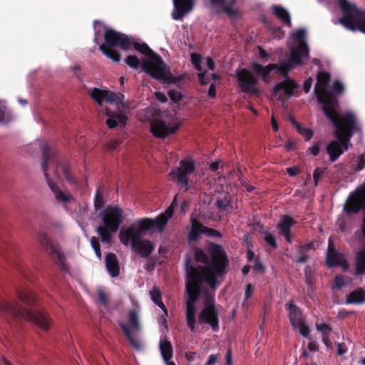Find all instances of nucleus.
<instances>
[{
	"mask_svg": "<svg viewBox=\"0 0 365 365\" xmlns=\"http://www.w3.org/2000/svg\"><path fill=\"white\" fill-rule=\"evenodd\" d=\"M194 258L197 262L205 265L194 267L187 258L185 269L186 294V321L190 331H195L196 323L195 304L200 297L201 285L206 282L213 290L218 286L217 277L225 274L229 260L222 245L211 243L207 254L201 248L194 249Z\"/></svg>",
	"mask_w": 365,
	"mask_h": 365,
	"instance_id": "1",
	"label": "nucleus"
},
{
	"mask_svg": "<svg viewBox=\"0 0 365 365\" xmlns=\"http://www.w3.org/2000/svg\"><path fill=\"white\" fill-rule=\"evenodd\" d=\"M41 149L43 156L42 170L46 178L48 185L58 202L63 204L70 202L73 200V197L70 193L63 192L56 183L52 182L47 173V169L51 166L53 168L55 174L58 177H59L58 172L60 171L67 182L71 184H75V177L71 171L70 165L65 161L59 160L47 144H43Z\"/></svg>",
	"mask_w": 365,
	"mask_h": 365,
	"instance_id": "2",
	"label": "nucleus"
},
{
	"mask_svg": "<svg viewBox=\"0 0 365 365\" xmlns=\"http://www.w3.org/2000/svg\"><path fill=\"white\" fill-rule=\"evenodd\" d=\"M132 46L135 50L150 58V60H145L142 62L141 69L153 78L163 83H175L184 78L183 76H173L163 58L145 43L132 41Z\"/></svg>",
	"mask_w": 365,
	"mask_h": 365,
	"instance_id": "3",
	"label": "nucleus"
},
{
	"mask_svg": "<svg viewBox=\"0 0 365 365\" xmlns=\"http://www.w3.org/2000/svg\"><path fill=\"white\" fill-rule=\"evenodd\" d=\"M0 314L8 322L25 319L45 331L49 329L51 324V319L47 312L43 309L34 310L24 307L19 301L10 302L0 300Z\"/></svg>",
	"mask_w": 365,
	"mask_h": 365,
	"instance_id": "4",
	"label": "nucleus"
},
{
	"mask_svg": "<svg viewBox=\"0 0 365 365\" xmlns=\"http://www.w3.org/2000/svg\"><path fill=\"white\" fill-rule=\"evenodd\" d=\"M325 116L335 127L334 135L337 139L336 141L339 142L344 153L348 150L349 142L354 133L361 130L356 118L351 111L340 115L337 111L330 113L325 110Z\"/></svg>",
	"mask_w": 365,
	"mask_h": 365,
	"instance_id": "5",
	"label": "nucleus"
},
{
	"mask_svg": "<svg viewBox=\"0 0 365 365\" xmlns=\"http://www.w3.org/2000/svg\"><path fill=\"white\" fill-rule=\"evenodd\" d=\"M145 232L133 223L127 228L120 230L119 240L125 246L130 245L136 255L143 258H148L154 251L155 245L150 240L143 239Z\"/></svg>",
	"mask_w": 365,
	"mask_h": 365,
	"instance_id": "6",
	"label": "nucleus"
},
{
	"mask_svg": "<svg viewBox=\"0 0 365 365\" xmlns=\"http://www.w3.org/2000/svg\"><path fill=\"white\" fill-rule=\"evenodd\" d=\"M103 37L105 43L99 46V50L115 63L120 62V54L114 48L119 46L124 51H128L132 46V41L128 36L106 26H104Z\"/></svg>",
	"mask_w": 365,
	"mask_h": 365,
	"instance_id": "7",
	"label": "nucleus"
},
{
	"mask_svg": "<svg viewBox=\"0 0 365 365\" xmlns=\"http://www.w3.org/2000/svg\"><path fill=\"white\" fill-rule=\"evenodd\" d=\"M330 80V74L325 71H319L317 76V83L314 86V93L317 102L322 104V110L330 113L336 112L339 108L338 98L327 90Z\"/></svg>",
	"mask_w": 365,
	"mask_h": 365,
	"instance_id": "8",
	"label": "nucleus"
},
{
	"mask_svg": "<svg viewBox=\"0 0 365 365\" xmlns=\"http://www.w3.org/2000/svg\"><path fill=\"white\" fill-rule=\"evenodd\" d=\"M103 226H98L97 232L103 242L110 243V232H116L123 220V211L117 206H108L103 211Z\"/></svg>",
	"mask_w": 365,
	"mask_h": 365,
	"instance_id": "9",
	"label": "nucleus"
},
{
	"mask_svg": "<svg viewBox=\"0 0 365 365\" xmlns=\"http://www.w3.org/2000/svg\"><path fill=\"white\" fill-rule=\"evenodd\" d=\"M344 4L340 8L343 16L339 19L344 28L351 31L357 30L365 34V16L364 13L357 9L356 5L343 1Z\"/></svg>",
	"mask_w": 365,
	"mask_h": 365,
	"instance_id": "10",
	"label": "nucleus"
},
{
	"mask_svg": "<svg viewBox=\"0 0 365 365\" xmlns=\"http://www.w3.org/2000/svg\"><path fill=\"white\" fill-rule=\"evenodd\" d=\"M196 170L195 161L192 159H183L180 161L179 166L173 168L169 175L172 177L173 182L181 185L184 191L187 192L189 188V175Z\"/></svg>",
	"mask_w": 365,
	"mask_h": 365,
	"instance_id": "11",
	"label": "nucleus"
},
{
	"mask_svg": "<svg viewBox=\"0 0 365 365\" xmlns=\"http://www.w3.org/2000/svg\"><path fill=\"white\" fill-rule=\"evenodd\" d=\"M38 241L41 247L55 261L58 269L61 271H67L68 268L64 262L63 255L58 251L57 247L50 240L45 232L38 233Z\"/></svg>",
	"mask_w": 365,
	"mask_h": 365,
	"instance_id": "12",
	"label": "nucleus"
},
{
	"mask_svg": "<svg viewBox=\"0 0 365 365\" xmlns=\"http://www.w3.org/2000/svg\"><path fill=\"white\" fill-rule=\"evenodd\" d=\"M171 209H167L165 212L160 214L155 219L150 218H141L137 220L134 224L139 227L141 230L145 232L150 231L152 229H157L160 232L164 230L165 225H167L169 219L172 217Z\"/></svg>",
	"mask_w": 365,
	"mask_h": 365,
	"instance_id": "13",
	"label": "nucleus"
},
{
	"mask_svg": "<svg viewBox=\"0 0 365 365\" xmlns=\"http://www.w3.org/2000/svg\"><path fill=\"white\" fill-rule=\"evenodd\" d=\"M236 77L242 93L253 96H258L259 94V90L255 87L258 83V79L248 69L241 68L237 70Z\"/></svg>",
	"mask_w": 365,
	"mask_h": 365,
	"instance_id": "14",
	"label": "nucleus"
},
{
	"mask_svg": "<svg viewBox=\"0 0 365 365\" xmlns=\"http://www.w3.org/2000/svg\"><path fill=\"white\" fill-rule=\"evenodd\" d=\"M364 206L365 182L348 197L344 204V211L347 215L350 216L359 213L361 210H363Z\"/></svg>",
	"mask_w": 365,
	"mask_h": 365,
	"instance_id": "15",
	"label": "nucleus"
},
{
	"mask_svg": "<svg viewBox=\"0 0 365 365\" xmlns=\"http://www.w3.org/2000/svg\"><path fill=\"white\" fill-rule=\"evenodd\" d=\"M120 327L130 345L134 349L139 350L141 348L140 344L134 337L132 332V330L138 331L140 329V323L137 312L135 309L130 310L128 315V324L120 323Z\"/></svg>",
	"mask_w": 365,
	"mask_h": 365,
	"instance_id": "16",
	"label": "nucleus"
},
{
	"mask_svg": "<svg viewBox=\"0 0 365 365\" xmlns=\"http://www.w3.org/2000/svg\"><path fill=\"white\" fill-rule=\"evenodd\" d=\"M303 58H304L299 55L297 51H294V48H292L290 56L287 61H283L280 64L272 63L273 70H277L285 78H289V72L296 66L302 65Z\"/></svg>",
	"mask_w": 365,
	"mask_h": 365,
	"instance_id": "17",
	"label": "nucleus"
},
{
	"mask_svg": "<svg viewBox=\"0 0 365 365\" xmlns=\"http://www.w3.org/2000/svg\"><path fill=\"white\" fill-rule=\"evenodd\" d=\"M210 5L215 9L217 14H224L230 19L239 16L240 11L236 6L237 0H209Z\"/></svg>",
	"mask_w": 365,
	"mask_h": 365,
	"instance_id": "18",
	"label": "nucleus"
},
{
	"mask_svg": "<svg viewBox=\"0 0 365 365\" xmlns=\"http://www.w3.org/2000/svg\"><path fill=\"white\" fill-rule=\"evenodd\" d=\"M200 324H209L214 331L219 330V311L216 307H203L198 316Z\"/></svg>",
	"mask_w": 365,
	"mask_h": 365,
	"instance_id": "19",
	"label": "nucleus"
},
{
	"mask_svg": "<svg viewBox=\"0 0 365 365\" xmlns=\"http://www.w3.org/2000/svg\"><path fill=\"white\" fill-rule=\"evenodd\" d=\"M173 10L171 16L174 20L181 21L195 7V0H173Z\"/></svg>",
	"mask_w": 365,
	"mask_h": 365,
	"instance_id": "20",
	"label": "nucleus"
},
{
	"mask_svg": "<svg viewBox=\"0 0 365 365\" xmlns=\"http://www.w3.org/2000/svg\"><path fill=\"white\" fill-rule=\"evenodd\" d=\"M180 123L169 126L163 120L156 119L151 123L150 130L155 137L165 138L175 133L180 128Z\"/></svg>",
	"mask_w": 365,
	"mask_h": 365,
	"instance_id": "21",
	"label": "nucleus"
},
{
	"mask_svg": "<svg viewBox=\"0 0 365 365\" xmlns=\"http://www.w3.org/2000/svg\"><path fill=\"white\" fill-rule=\"evenodd\" d=\"M90 96L100 106L102 105L103 101L108 103H117L120 100V97L123 96L120 93L117 95L111 91L98 88H92L90 91Z\"/></svg>",
	"mask_w": 365,
	"mask_h": 365,
	"instance_id": "22",
	"label": "nucleus"
},
{
	"mask_svg": "<svg viewBox=\"0 0 365 365\" xmlns=\"http://www.w3.org/2000/svg\"><path fill=\"white\" fill-rule=\"evenodd\" d=\"M16 295L19 302L30 307L38 306L36 294L28 287H23L16 290Z\"/></svg>",
	"mask_w": 365,
	"mask_h": 365,
	"instance_id": "23",
	"label": "nucleus"
},
{
	"mask_svg": "<svg viewBox=\"0 0 365 365\" xmlns=\"http://www.w3.org/2000/svg\"><path fill=\"white\" fill-rule=\"evenodd\" d=\"M297 224V222L293 220L289 215H283L281 217L279 222L277 224V227L279 233L285 238L286 241L291 244L292 242V235L291 233L292 227Z\"/></svg>",
	"mask_w": 365,
	"mask_h": 365,
	"instance_id": "24",
	"label": "nucleus"
},
{
	"mask_svg": "<svg viewBox=\"0 0 365 365\" xmlns=\"http://www.w3.org/2000/svg\"><path fill=\"white\" fill-rule=\"evenodd\" d=\"M105 115L108 117L106 124L110 129L116 128L118 124H120V126L123 128L125 126L128 118L125 114L118 112H112L109 109H106Z\"/></svg>",
	"mask_w": 365,
	"mask_h": 365,
	"instance_id": "25",
	"label": "nucleus"
},
{
	"mask_svg": "<svg viewBox=\"0 0 365 365\" xmlns=\"http://www.w3.org/2000/svg\"><path fill=\"white\" fill-rule=\"evenodd\" d=\"M299 85L292 78H287L283 81L278 83L273 88L274 95H278L280 91H283L285 96L291 98L294 95V90L297 88Z\"/></svg>",
	"mask_w": 365,
	"mask_h": 365,
	"instance_id": "26",
	"label": "nucleus"
},
{
	"mask_svg": "<svg viewBox=\"0 0 365 365\" xmlns=\"http://www.w3.org/2000/svg\"><path fill=\"white\" fill-rule=\"evenodd\" d=\"M286 308L289 312L288 318L290 324L294 328H296L299 322L305 320L301 309L294 303L293 300H290L286 304Z\"/></svg>",
	"mask_w": 365,
	"mask_h": 365,
	"instance_id": "27",
	"label": "nucleus"
},
{
	"mask_svg": "<svg viewBox=\"0 0 365 365\" xmlns=\"http://www.w3.org/2000/svg\"><path fill=\"white\" fill-rule=\"evenodd\" d=\"M191 228L188 232V240L190 242L197 241L201 235H205L207 227L205 226L197 219H190Z\"/></svg>",
	"mask_w": 365,
	"mask_h": 365,
	"instance_id": "28",
	"label": "nucleus"
},
{
	"mask_svg": "<svg viewBox=\"0 0 365 365\" xmlns=\"http://www.w3.org/2000/svg\"><path fill=\"white\" fill-rule=\"evenodd\" d=\"M296 38L299 41V45L294 51H297L299 55L308 59L309 56V48L305 41L306 31L303 29H300L295 32Z\"/></svg>",
	"mask_w": 365,
	"mask_h": 365,
	"instance_id": "29",
	"label": "nucleus"
},
{
	"mask_svg": "<svg viewBox=\"0 0 365 365\" xmlns=\"http://www.w3.org/2000/svg\"><path fill=\"white\" fill-rule=\"evenodd\" d=\"M4 246L6 250H8V254L6 252L4 248L0 247V253L2 257L6 259L11 264L16 267V269L21 272L26 278L28 277L24 272V268L20 265L16 259V252L14 250H12L11 245L4 242Z\"/></svg>",
	"mask_w": 365,
	"mask_h": 365,
	"instance_id": "30",
	"label": "nucleus"
},
{
	"mask_svg": "<svg viewBox=\"0 0 365 365\" xmlns=\"http://www.w3.org/2000/svg\"><path fill=\"white\" fill-rule=\"evenodd\" d=\"M105 262L109 274L112 277H117L120 274V267L117 256L114 253L109 252L106 256Z\"/></svg>",
	"mask_w": 365,
	"mask_h": 365,
	"instance_id": "31",
	"label": "nucleus"
},
{
	"mask_svg": "<svg viewBox=\"0 0 365 365\" xmlns=\"http://www.w3.org/2000/svg\"><path fill=\"white\" fill-rule=\"evenodd\" d=\"M253 71L262 78V80L265 83H269L270 81V73L273 71L272 63H269L264 66L256 62L252 63Z\"/></svg>",
	"mask_w": 365,
	"mask_h": 365,
	"instance_id": "32",
	"label": "nucleus"
},
{
	"mask_svg": "<svg viewBox=\"0 0 365 365\" xmlns=\"http://www.w3.org/2000/svg\"><path fill=\"white\" fill-rule=\"evenodd\" d=\"M159 347L163 360L165 362L170 361L173 355V349L171 342L167 337L160 339Z\"/></svg>",
	"mask_w": 365,
	"mask_h": 365,
	"instance_id": "33",
	"label": "nucleus"
},
{
	"mask_svg": "<svg viewBox=\"0 0 365 365\" xmlns=\"http://www.w3.org/2000/svg\"><path fill=\"white\" fill-rule=\"evenodd\" d=\"M365 302V291L362 288H358L351 292L346 296V304H361Z\"/></svg>",
	"mask_w": 365,
	"mask_h": 365,
	"instance_id": "34",
	"label": "nucleus"
},
{
	"mask_svg": "<svg viewBox=\"0 0 365 365\" xmlns=\"http://www.w3.org/2000/svg\"><path fill=\"white\" fill-rule=\"evenodd\" d=\"M342 257V255L338 253L333 247V245L329 242L326 259L328 267H334L338 266V264Z\"/></svg>",
	"mask_w": 365,
	"mask_h": 365,
	"instance_id": "35",
	"label": "nucleus"
},
{
	"mask_svg": "<svg viewBox=\"0 0 365 365\" xmlns=\"http://www.w3.org/2000/svg\"><path fill=\"white\" fill-rule=\"evenodd\" d=\"M327 153L329 155L330 161L335 162L343 154L339 142L336 140L331 141L327 146Z\"/></svg>",
	"mask_w": 365,
	"mask_h": 365,
	"instance_id": "36",
	"label": "nucleus"
},
{
	"mask_svg": "<svg viewBox=\"0 0 365 365\" xmlns=\"http://www.w3.org/2000/svg\"><path fill=\"white\" fill-rule=\"evenodd\" d=\"M355 274L361 275L365 273V248L361 249L354 259Z\"/></svg>",
	"mask_w": 365,
	"mask_h": 365,
	"instance_id": "37",
	"label": "nucleus"
},
{
	"mask_svg": "<svg viewBox=\"0 0 365 365\" xmlns=\"http://www.w3.org/2000/svg\"><path fill=\"white\" fill-rule=\"evenodd\" d=\"M273 14L282 22H284L287 26H290L292 24L291 17L287 11L284 7L278 5H274L272 7Z\"/></svg>",
	"mask_w": 365,
	"mask_h": 365,
	"instance_id": "38",
	"label": "nucleus"
},
{
	"mask_svg": "<svg viewBox=\"0 0 365 365\" xmlns=\"http://www.w3.org/2000/svg\"><path fill=\"white\" fill-rule=\"evenodd\" d=\"M215 205L220 210L228 212L230 209L232 208V197L228 192H226L222 197L217 198Z\"/></svg>",
	"mask_w": 365,
	"mask_h": 365,
	"instance_id": "39",
	"label": "nucleus"
},
{
	"mask_svg": "<svg viewBox=\"0 0 365 365\" xmlns=\"http://www.w3.org/2000/svg\"><path fill=\"white\" fill-rule=\"evenodd\" d=\"M150 296L152 301L160 308L162 309L164 314L168 316V310L162 301V292L160 289L157 287H154L151 291H150Z\"/></svg>",
	"mask_w": 365,
	"mask_h": 365,
	"instance_id": "40",
	"label": "nucleus"
},
{
	"mask_svg": "<svg viewBox=\"0 0 365 365\" xmlns=\"http://www.w3.org/2000/svg\"><path fill=\"white\" fill-rule=\"evenodd\" d=\"M202 294L204 299V307H216L215 302V292H212L207 288H202V284L200 294Z\"/></svg>",
	"mask_w": 365,
	"mask_h": 365,
	"instance_id": "41",
	"label": "nucleus"
},
{
	"mask_svg": "<svg viewBox=\"0 0 365 365\" xmlns=\"http://www.w3.org/2000/svg\"><path fill=\"white\" fill-rule=\"evenodd\" d=\"M13 118L11 112L0 103V123H7Z\"/></svg>",
	"mask_w": 365,
	"mask_h": 365,
	"instance_id": "42",
	"label": "nucleus"
},
{
	"mask_svg": "<svg viewBox=\"0 0 365 365\" xmlns=\"http://www.w3.org/2000/svg\"><path fill=\"white\" fill-rule=\"evenodd\" d=\"M296 328L299 329L301 335L306 338L310 339V329L306 322V319L299 322L298 325H297Z\"/></svg>",
	"mask_w": 365,
	"mask_h": 365,
	"instance_id": "43",
	"label": "nucleus"
},
{
	"mask_svg": "<svg viewBox=\"0 0 365 365\" xmlns=\"http://www.w3.org/2000/svg\"><path fill=\"white\" fill-rule=\"evenodd\" d=\"M125 63L133 68H138L140 66L141 67V63L140 60L136 56L129 55L125 60Z\"/></svg>",
	"mask_w": 365,
	"mask_h": 365,
	"instance_id": "44",
	"label": "nucleus"
},
{
	"mask_svg": "<svg viewBox=\"0 0 365 365\" xmlns=\"http://www.w3.org/2000/svg\"><path fill=\"white\" fill-rule=\"evenodd\" d=\"M297 132L302 135L305 140L309 141L314 135V132L312 129L308 128H304L302 125L297 129Z\"/></svg>",
	"mask_w": 365,
	"mask_h": 365,
	"instance_id": "45",
	"label": "nucleus"
},
{
	"mask_svg": "<svg viewBox=\"0 0 365 365\" xmlns=\"http://www.w3.org/2000/svg\"><path fill=\"white\" fill-rule=\"evenodd\" d=\"M304 277H305L307 284L308 286L312 287L314 283V279L313 277L312 269L309 265H307L304 267Z\"/></svg>",
	"mask_w": 365,
	"mask_h": 365,
	"instance_id": "46",
	"label": "nucleus"
},
{
	"mask_svg": "<svg viewBox=\"0 0 365 365\" xmlns=\"http://www.w3.org/2000/svg\"><path fill=\"white\" fill-rule=\"evenodd\" d=\"M263 233L264 235V240L265 242L267 245H269L272 249H274V250L277 249V244L276 242L275 237L272 234H271L267 231L264 232Z\"/></svg>",
	"mask_w": 365,
	"mask_h": 365,
	"instance_id": "47",
	"label": "nucleus"
},
{
	"mask_svg": "<svg viewBox=\"0 0 365 365\" xmlns=\"http://www.w3.org/2000/svg\"><path fill=\"white\" fill-rule=\"evenodd\" d=\"M191 61L193 64L194 67L199 71H202L201 67V61H202V56L200 54L197 53H193L190 55Z\"/></svg>",
	"mask_w": 365,
	"mask_h": 365,
	"instance_id": "48",
	"label": "nucleus"
},
{
	"mask_svg": "<svg viewBox=\"0 0 365 365\" xmlns=\"http://www.w3.org/2000/svg\"><path fill=\"white\" fill-rule=\"evenodd\" d=\"M104 205V200L102 193L100 191V189H98L96 193V197L94 199V206L96 210H98L103 207Z\"/></svg>",
	"mask_w": 365,
	"mask_h": 365,
	"instance_id": "49",
	"label": "nucleus"
},
{
	"mask_svg": "<svg viewBox=\"0 0 365 365\" xmlns=\"http://www.w3.org/2000/svg\"><path fill=\"white\" fill-rule=\"evenodd\" d=\"M332 89L333 91L331 93L337 98V96L344 93V86L340 81H336L333 84Z\"/></svg>",
	"mask_w": 365,
	"mask_h": 365,
	"instance_id": "50",
	"label": "nucleus"
},
{
	"mask_svg": "<svg viewBox=\"0 0 365 365\" xmlns=\"http://www.w3.org/2000/svg\"><path fill=\"white\" fill-rule=\"evenodd\" d=\"M91 243L93 249L94 250L96 255L98 258H101V245H100L98 238L96 237H92L91 239Z\"/></svg>",
	"mask_w": 365,
	"mask_h": 365,
	"instance_id": "51",
	"label": "nucleus"
},
{
	"mask_svg": "<svg viewBox=\"0 0 365 365\" xmlns=\"http://www.w3.org/2000/svg\"><path fill=\"white\" fill-rule=\"evenodd\" d=\"M168 95L170 97V98L171 99V101H173L175 103H178V102L180 101L182 98V93L175 90L168 91Z\"/></svg>",
	"mask_w": 365,
	"mask_h": 365,
	"instance_id": "52",
	"label": "nucleus"
},
{
	"mask_svg": "<svg viewBox=\"0 0 365 365\" xmlns=\"http://www.w3.org/2000/svg\"><path fill=\"white\" fill-rule=\"evenodd\" d=\"M98 298L99 302L104 307L108 306V296L103 290L98 291Z\"/></svg>",
	"mask_w": 365,
	"mask_h": 365,
	"instance_id": "53",
	"label": "nucleus"
},
{
	"mask_svg": "<svg viewBox=\"0 0 365 365\" xmlns=\"http://www.w3.org/2000/svg\"><path fill=\"white\" fill-rule=\"evenodd\" d=\"M324 170L320 168H317L314 170L313 179H314V185L316 186L318 185V182H319L321 177L324 175Z\"/></svg>",
	"mask_w": 365,
	"mask_h": 365,
	"instance_id": "54",
	"label": "nucleus"
},
{
	"mask_svg": "<svg viewBox=\"0 0 365 365\" xmlns=\"http://www.w3.org/2000/svg\"><path fill=\"white\" fill-rule=\"evenodd\" d=\"M206 236L214 238H221L222 235L214 228L207 227L206 230Z\"/></svg>",
	"mask_w": 365,
	"mask_h": 365,
	"instance_id": "55",
	"label": "nucleus"
},
{
	"mask_svg": "<svg viewBox=\"0 0 365 365\" xmlns=\"http://www.w3.org/2000/svg\"><path fill=\"white\" fill-rule=\"evenodd\" d=\"M365 168V153L360 155L357 160L356 171L362 170Z\"/></svg>",
	"mask_w": 365,
	"mask_h": 365,
	"instance_id": "56",
	"label": "nucleus"
},
{
	"mask_svg": "<svg viewBox=\"0 0 365 365\" xmlns=\"http://www.w3.org/2000/svg\"><path fill=\"white\" fill-rule=\"evenodd\" d=\"M306 252L302 251V249L299 248L298 252V257L295 259L297 263H304L307 262L308 259V256L305 253Z\"/></svg>",
	"mask_w": 365,
	"mask_h": 365,
	"instance_id": "57",
	"label": "nucleus"
},
{
	"mask_svg": "<svg viewBox=\"0 0 365 365\" xmlns=\"http://www.w3.org/2000/svg\"><path fill=\"white\" fill-rule=\"evenodd\" d=\"M337 348V354L339 356L344 355L347 352V348L344 343L335 342Z\"/></svg>",
	"mask_w": 365,
	"mask_h": 365,
	"instance_id": "58",
	"label": "nucleus"
},
{
	"mask_svg": "<svg viewBox=\"0 0 365 365\" xmlns=\"http://www.w3.org/2000/svg\"><path fill=\"white\" fill-rule=\"evenodd\" d=\"M253 269L257 272H263L264 270V265L258 258L255 260Z\"/></svg>",
	"mask_w": 365,
	"mask_h": 365,
	"instance_id": "59",
	"label": "nucleus"
},
{
	"mask_svg": "<svg viewBox=\"0 0 365 365\" xmlns=\"http://www.w3.org/2000/svg\"><path fill=\"white\" fill-rule=\"evenodd\" d=\"M312 81H313V80L310 77L304 81V85H303V89L305 93H309L310 91V89H311V87L312 85Z\"/></svg>",
	"mask_w": 365,
	"mask_h": 365,
	"instance_id": "60",
	"label": "nucleus"
},
{
	"mask_svg": "<svg viewBox=\"0 0 365 365\" xmlns=\"http://www.w3.org/2000/svg\"><path fill=\"white\" fill-rule=\"evenodd\" d=\"M120 144V142L119 140H110L107 144V148L110 150H113L116 149L119 146Z\"/></svg>",
	"mask_w": 365,
	"mask_h": 365,
	"instance_id": "61",
	"label": "nucleus"
},
{
	"mask_svg": "<svg viewBox=\"0 0 365 365\" xmlns=\"http://www.w3.org/2000/svg\"><path fill=\"white\" fill-rule=\"evenodd\" d=\"M319 150H320V148H319V143H315L313 146H312L311 148H309V151L314 156L318 155Z\"/></svg>",
	"mask_w": 365,
	"mask_h": 365,
	"instance_id": "62",
	"label": "nucleus"
},
{
	"mask_svg": "<svg viewBox=\"0 0 365 365\" xmlns=\"http://www.w3.org/2000/svg\"><path fill=\"white\" fill-rule=\"evenodd\" d=\"M253 292H254V288H253V286L252 285V284H247L246 289H245V298L246 300H247L252 296Z\"/></svg>",
	"mask_w": 365,
	"mask_h": 365,
	"instance_id": "63",
	"label": "nucleus"
},
{
	"mask_svg": "<svg viewBox=\"0 0 365 365\" xmlns=\"http://www.w3.org/2000/svg\"><path fill=\"white\" fill-rule=\"evenodd\" d=\"M257 48L259 50V57L262 59L267 61L268 58L270 57V55L264 49H263L262 47L259 46H257Z\"/></svg>",
	"mask_w": 365,
	"mask_h": 365,
	"instance_id": "64",
	"label": "nucleus"
}]
</instances>
